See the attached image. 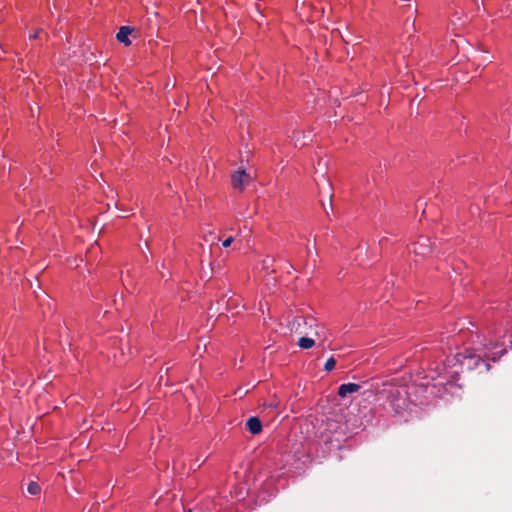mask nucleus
Segmentation results:
<instances>
[{
    "label": "nucleus",
    "instance_id": "1",
    "mask_svg": "<svg viewBox=\"0 0 512 512\" xmlns=\"http://www.w3.org/2000/svg\"><path fill=\"white\" fill-rule=\"evenodd\" d=\"M481 364L485 366L487 371L490 369L489 363L484 362L480 356L472 351L466 350L463 353L448 356L441 364V367L435 368L437 376H431V379L438 380L434 384L435 386L455 385L460 374L476 369Z\"/></svg>",
    "mask_w": 512,
    "mask_h": 512
},
{
    "label": "nucleus",
    "instance_id": "11",
    "mask_svg": "<svg viewBox=\"0 0 512 512\" xmlns=\"http://www.w3.org/2000/svg\"><path fill=\"white\" fill-rule=\"evenodd\" d=\"M335 365L336 360L333 357H330L329 359H327L324 368L326 371H331L334 369Z\"/></svg>",
    "mask_w": 512,
    "mask_h": 512
},
{
    "label": "nucleus",
    "instance_id": "16",
    "mask_svg": "<svg viewBox=\"0 0 512 512\" xmlns=\"http://www.w3.org/2000/svg\"><path fill=\"white\" fill-rule=\"evenodd\" d=\"M315 335L319 337L320 336L319 331H315Z\"/></svg>",
    "mask_w": 512,
    "mask_h": 512
},
{
    "label": "nucleus",
    "instance_id": "8",
    "mask_svg": "<svg viewBox=\"0 0 512 512\" xmlns=\"http://www.w3.org/2000/svg\"><path fill=\"white\" fill-rule=\"evenodd\" d=\"M298 346L302 349H310L314 346L315 340L310 337H301L298 340Z\"/></svg>",
    "mask_w": 512,
    "mask_h": 512
},
{
    "label": "nucleus",
    "instance_id": "2",
    "mask_svg": "<svg viewBox=\"0 0 512 512\" xmlns=\"http://www.w3.org/2000/svg\"><path fill=\"white\" fill-rule=\"evenodd\" d=\"M409 252L415 257H424L431 252V241L427 237L421 236L416 242L409 247Z\"/></svg>",
    "mask_w": 512,
    "mask_h": 512
},
{
    "label": "nucleus",
    "instance_id": "10",
    "mask_svg": "<svg viewBox=\"0 0 512 512\" xmlns=\"http://www.w3.org/2000/svg\"><path fill=\"white\" fill-rule=\"evenodd\" d=\"M27 490H28V492H29L31 495H37V494H39V493H40L41 488H40V486H39V484H38V483H36V482H30V483L28 484Z\"/></svg>",
    "mask_w": 512,
    "mask_h": 512
},
{
    "label": "nucleus",
    "instance_id": "7",
    "mask_svg": "<svg viewBox=\"0 0 512 512\" xmlns=\"http://www.w3.org/2000/svg\"><path fill=\"white\" fill-rule=\"evenodd\" d=\"M392 406H393L395 413L400 414L402 412V410H405L407 408L406 399L405 398H402L401 400L394 399L392 402Z\"/></svg>",
    "mask_w": 512,
    "mask_h": 512
},
{
    "label": "nucleus",
    "instance_id": "6",
    "mask_svg": "<svg viewBox=\"0 0 512 512\" xmlns=\"http://www.w3.org/2000/svg\"><path fill=\"white\" fill-rule=\"evenodd\" d=\"M248 431L252 434H258L262 430V423L257 417H250L246 422Z\"/></svg>",
    "mask_w": 512,
    "mask_h": 512
},
{
    "label": "nucleus",
    "instance_id": "14",
    "mask_svg": "<svg viewBox=\"0 0 512 512\" xmlns=\"http://www.w3.org/2000/svg\"><path fill=\"white\" fill-rule=\"evenodd\" d=\"M42 33V29H37L33 34L29 36L30 39H36Z\"/></svg>",
    "mask_w": 512,
    "mask_h": 512
},
{
    "label": "nucleus",
    "instance_id": "9",
    "mask_svg": "<svg viewBox=\"0 0 512 512\" xmlns=\"http://www.w3.org/2000/svg\"><path fill=\"white\" fill-rule=\"evenodd\" d=\"M506 353V349L505 348H502L501 350L497 351V352H491L490 354H486L485 356L492 360V361H497L498 359L501 358V356H503L504 354Z\"/></svg>",
    "mask_w": 512,
    "mask_h": 512
},
{
    "label": "nucleus",
    "instance_id": "3",
    "mask_svg": "<svg viewBox=\"0 0 512 512\" xmlns=\"http://www.w3.org/2000/svg\"><path fill=\"white\" fill-rule=\"evenodd\" d=\"M252 177L244 169L235 171L231 176V183L234 189L243 191L251 182Z\"/></svg>",
    "mask_w": 512,
    "mask_h": 512
},
{
    "label": "nucleus",
    "instance_id": "5",
    "mask_svg": "<svg viewBox=\"0 0 512 512\" xmlns=\"http://www.w3.org/2000/svg\"><path fill=\"white\" fill-rule=\"evenodd\" d=\"M132 29L128 26H122L117 35L116 38L120 43H123L124 45L128 46L131 44V41L129 39V35L131 34Z\"/></svg>",
    "mask_w": 512,
    "mask_h": 512
},
{
    "label": "nucleus",
    "instance_id": "12",
    "mask_svg": "<svg viewBox=\"0 0 512 512\" xmlns=\"http://www.w3.org/2000/svg\"><path fill=\"white\" fill-rule=\"evenodd\" d=\"M303 321H304L305 325H308L310 327H313V326L318 327L316 319H314L312 317L303 318Z\"/></svg>",
    "mask_w": 512,
    "mask_h": 512
},
{
    "label": "nucleus",
    "instance_id": "13",
    "mask_svg": "<svg viewBox=\"0 0 512 512\" xmlns=\"http://www.w3.org/2000/svg\"><path fill=\"white\" fill-rule=\"evenodd\" d=\"M233 241H234L233 237H228V238H226L225 240L222 241V246L224 248H227V247H229L232 244Z\"/></svg>",
    "mask_w": 512,
    "mask_h": 512
},
{
    "label": "nucleus",
    "instance_id": "15",
    "mask_svg": "<svg viewBox=\"0 0 512 512\" xmlns=\"http://www.w3.org/2000/svg\"><path fill=\"white\" fill-rule=\"evenodd\" d=\"M268 407L277 410L279 408V403L272 402V403L268 404Z\"/></svg>",
    "mask_w": 512,
    "mask_h": 512
},
{
    "label": "nucleus",
    "instance_id": "4",
    "mask_svg": "<svg viewBox=\"0 0 512 512\" xmlns=\"http://www.w3.org/2000/svg\"><path fill=\"white\" fill-rule=\"evenodd\" d=\"M360 385L356 383H345L341 384L338 389V395L342 398L346 397L349 394L358 392L360 390Z\"/></svg>",
    "mask_w": 512,
    "mask_h": 512
}]
</instances>
